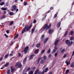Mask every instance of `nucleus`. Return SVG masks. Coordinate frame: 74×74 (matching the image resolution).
Wrapping results in <instances>:
<instances>
[{
  "instance_id": "f257e3e1",
  "label": "nucleus",
  "mask_w": 74,
  "mask_h": 74,
  "mask_svg": "<svg viewBox=\"0 0 74 74\" xmlns=\"http://www.w3.org/2000/svg\"><path fill=\"white\" fill-rule=\"evenodd\" d=\"M32 25H30L29 26L27 25H26L23 28L21 32V34H23L25 32H26L29 31L30 29L32 28Z\"/></svg>"
},
{
  "instance_id": "f03ea898",
  "label": "nucleus",
  "mask_w": 74,
  "mask_h": 74,
  "mask_svg": "<svg viewBox=\"0 0 74 74\" xmlns=\"http://www.w3.org/2000/svg\"><path fill=\"white\" fill-rule=\"evenodd\" d=\"M51 27V24H50L49 25V26L48 25V24H46L45 25V26L43 27V28L42 29V31H44L46 29V30H48L50 27Z\"/></svg>"
},
{
  "instance_id": "7ed1b4c3",
  "label": "nucleus",
  "mask_w": 74,
  "mask_h": 74,
  "mask_svg": "<svg viewBox=\"0 0 74 74\" xmlns=\"http://www.w3.org/2000/svg\"><path fill=\"white\" fill-rule=\"evenodd\" d=\"M65 42L67 45L68 47H70L71 45H72V44L73 43V41H71V42L70 40L67 39L65 41Z\"/></svg>"
},
{
  "instance_id": "20e7f679",
  "label": "nucleus",
  "mask_w": 74,
  "mask_h": 74,
  "mask_svg": "<svg viewBox=\"0 0 74 74\" xmlns=\"http://www.w3.org/2000/svg\"><path fill=\"white\" fill-rule=\"evenodd\" d=\"M15 66H18L19 68L22 67V64H21V62H17L15 65Z\"/></svg>"
},
{
  "instance_id": "39448f33",
  "label": "nucleus",
  "mask_w": 74,
  "mask_h": 74,
  "mask_svg": "<svg viewBox=\"0 0 74 74\" xmlns=\"http://www.w3.org/2000/svg\"><path fill=\"white\" fill-rule=\"evenodd\" d=\"M58 49V47H56V46H55L54 47V49L53 50V51H52V52L51 53L52 54H53L55 52H56V51H57V50Z\"/></svg>"
},
{
  "instance_id": "423d86ee",
  "label": "nucleus",
  "mask_w": 74,
  "mask_h": 74,
  "mask_svg": "<svg viewBox=\"0 0 74 74\" xmlns=\"http://www.w3.org/2000/svg\"><path fill=\"white\" fill-rule=\"evenodd\" d=\"M29 49V47L28 46H26V47L24 49L25 53H26L28 51L27 49Z\"/></svg>"
},
{
  "instance_id": "0eeeda50",
  "label": "nucleus",
  "mask_w": 74,
  "mask_h": 74,
  "mask_svg": "<svg viewBox=\"0 0 74 74\" xmlns=\"http://www.w3.org/2000/svg\"><path fill=\"white\" fill-rule=\"evenodd\" d=\"M44 37H45V35L44 34L42 35L40 38V41H44L45 39Z\"/></svg>"
},
{
  "instance_id": "6e6552de",
  "label": "nucleus",
  "mask_w": 74,
  "mask_h": 74,
  "mask_svg": "<svg viewBox=\"0 0 74 74\" xmlns=\"http://www.w3.org/2000/svg\"><path fill=\"white\" fill-rule=\"evenodd\" d=\"M16 9V5H13L12 6V11H15Z\"/></svg>"
},
{
  "instance_id": "1a4fd4ad",
  "label": "nucleus",
  "mask_w": 74,
  "mask_h": 74,
  "mask_svg": "<svg viewBox=\"0 0 74 74\" xmlns=\"http://www.w3.org/2000/svg\"><path fill=\"white\" fill-rule=\"evenodd\" d=\"M53 32V30L52 29H50L49 30H48V33L49 34H52V33Z\"/></svg>"
},
{
  "instance_id": "9d476101",
  "label": "nucleus",
  "mask_w": 74,
  "mask_h": 74,
  "mask_svg": "<svg viewBox=\"0 0 74 74\" xmlns=\"http://www.w3.org/2000/svg\"><path fill=\"white\" fill-rule=\"evenodd\" d=\"M10 69L11 70V71L12 73H13L14 72V71H15V69L14 68V66H11L10 67Z\"/></svg>"
},
{
  "instance_id": "9b49d317",
  "label": "nucleus",
  "mask_w": 74,
  "mask_h": 74,
  "mask_svg": "<svg viewBox=\"0 0 74 74\" xmlns=\"http://www.w3.org/2000/svg\"><path fill=\"white\" fill-rule=\"evenodd\" d=\"M35 56V55L34 54H33L31 55V56L29 57V60H31L33 58V57H34Z\"/></svg>"
},
{
  "instance_id": "f8f14e48",
  "label": "nucleus",
  "mask_w": 74,
  "mask_h": 74,
  "mask_svg": "<svg viewBox=\"0 0 74 74\" xmlns=\"http://www.w3.org/2000/svg\"><path fill=\"white\" fill-rule=\"evenodd\" d=\"M41 57H40L36 61V64H38V63H39V62H40V60H41Z\"/></svg>"
},
{
  "instance_id": "ddd939ff",
  "label": "nucleus",
  "mask_w": 74,
  "mask_h": 74,
  "mask_svg": "<svg viewBox=\"0 0 74 74\" xmlns=\"http://www.w3.org/2000/svg\"><path fill=\"white\" fill-rule=\"evenodd\" d=\"M48 39H49V38L48 37H47V38H46V39H45L43 42L44 44H46L47 42L48 41Z\"/></svg>"
},
{
  "instance_id": "4468645a",
  "label": "nucleus",
  "mask_w": 74,
  "mask_h": 74,
  "mask_svg": "<svg viewBox=\"0 0 74 74\" xmlns=\"http://www.w3.org/2000/svg\"><path fill=\"white\" fill-rule=\"evenodd\" d=\"M61 24V22H60L58 23L57 24V28H59L60 26V24Z\"/></svg>"
},
{
  "instance_id": "2eb2a0df",
  "label": "nucleus",
  "mask_w": 74,
  "mask_h": 74,
  "mask_svg": "<svg viewBox=\"0 0 74 74\" xmlns=\"http://www.w3.org/2000/svg\"><path fill=\"white\" fill-rule=\"evenodd\" d=\"M39 52V49H37L34 51L35 54H37Z\"/></svg>"
},
{
  "instance_id": "dca6fc26",
  "label": "nucleus",
  "mask_w": 74,
  "mask_h": 74,
  "mask_svg": "<svg viewBox=\"0 0 74 74\" xmlns=\"http://www.w3.org/2000/svg\"><path fill=\"white\" fill-rule=\"evenodd\" d=\"M41 45V44L40 43H38L37 44V45L36 46V48H39L40 47V45Z\"/></svg>"
},
{
  "instance_id": "f3484780",
  "label": "nucleus",
  "mask_w": 74,
  "mask_h": 74,
  "mask_svg": "<svg viewBox=\"0 0 74 74\" xmlns=\"http://www.w3.org/2000/svg\"><path fill=\"white\" fill-rule=\"evenodd\" d=\"M44 70L45 71V73H47V71H48V70H49L48 69V68H46Z\"/></svg>"
},
{
  "instance_id": "a211bd4d",
  "label": "nucleus",
  "mask_w": 74,
  "mask_h": 74,
  "mask_svg": "<svg viewBox=\"0 0 74 74\" xmlns=\"http://www.w3.org/2000/svg\"><path fill=\"white\" fill-rule=\"evenodd\" d=\"M59 40H57L54 43V45H56L59 42Z\"/></svg>"
},
{
  "instance_id": "6ab92c4d",
  "label": "nucleus",
  "mask_w": 74,
  "mask_h": 74,
  "mask_svg": "<svg viewBox=\"0 0 74 74\" xmlns=\"http://www.w3.org/2000/svg\"><path fill=\"white\" fill-rule=\"evenodd\" d=\"M43 60L45 61L47 59V57L46 56H44L43 57Z\"/></svg>"
},
{
  "instance_id": "aec40b11",
  "label": "nucleus",
  "mask_w": 74,
  "mask_h": 74,
  "mask_svg": "<svg viewBox=\"0 0 74 74\" xmlns=\"http://www.w3.org/2000/svg\"><path fill=\"white\" fill-rule=\"evenodd\" d=\"M71 67H74V62H73L72 64H71V65L70 66Z\"/></svg>"
},
{
  "instance_id": "412c9836",
  "label": "nucleus",
  "mask_w": 74,
  "mask_h": 74,
  "mask_svg": "<svg viewBox=\"0 0 74 74\" xmlns=\"http://www.w3.org/2000/svg\"><path fill=\"white\" fill-rule=\"evenodd\" d=\"M34 30H35V28H34L32 29L31 30V33H32V34H33V33H34Z\"/></svg>"
},
{
  "instance_id": "4be33fe9",
  "label": "nucleus",
  "mask_w": 74,
  "mask_h": 74,
  "mask_svg": "<svg viewBox=\"0 0 74 74\" xmlns=\"http://www.w3.org/2000/svg\"><path fill=\"white\" fill-rule=\"evenodd\" d=\"M26 60H27V58L26 57L25 58L24 60L23 61V64H25L26 61Z\"/></svg>"
},
{
  "instance_id": "5701e85b",
  "label": "nucleus",
  "mask_w": 74,
  "mask_h": 74,
  "mask_svg": "<svg viewBox=\"0 0 74 74\" xmlns=\"http://www.w3.org/2000/svg\"><path fill=\"white\" fill-rule=\"evenodd\" d=\"M14 15V13L12 12H9V15L10 16H12Z\"/></svg>"
},
{
  "instance_id": "b1692460",
  "label": "nucleus",
  "mask_w": 74,
  "mask_h": 74,
  "mask_svg": "<svg viewBox=\"0 0 74 74\" xmlns=\"http://www.w3.org/2000/svg\"><path fill=\"white\" fill-rule=\"evenodd\" d=\"M9 62H8L6 63V64L5 65L4 67H8V65H9Z\"/></svg>"
},
{
  "instance_id": "393cba45",
  "label": "nucleus",
  "mask_w": 74,
  "mask_h": 74,
  "mask_svg": "<svg viewBox=\"0 0 74 74\" xmlns=\"http://www.w3.org/2000/svg\"><path fill=\"white\" fill-rule=\"evenodd\" d=\"M64 52H65V49H64L61 51V53H63Z\"/></svg>"
},
{
  "instance_id": "a878e982",
  "label": "nucleus",
  "mask_w": 74,
  "mask_h": 74,
  "mask_svg": "<svg viewBox=\"0 0 74 74\" xmlns=\"http://www.w3.org/2000/svg\"><path fill=\"white\" fill-rule=\"evenodd\" d=\"M65 63L66 64V66H68V65H69V64H70V61H69V62L66 61Z\"/></svg>"
},
{
  "instance_id": "bb28decb",
  "label": "nucleus",
  "mask_w": 74,
  "mask_h": 74,
  "mask_svg": "<svg viewBox=\"0 0 74 74\" xmlns=\"http://www.w3.org/2000/svg\"><path fill=\"white\" fill-rule=\"evenodd\" d=\"M5 16H6L5 15H4L2 16L1 17V19H4L5 18Z\"/></svg>"
},
{
  "instance_id": "cd10ccee",
  "label": "nucleus",
  "mask_w": 74,
  "mask_h": 74,
  "mask_svg": "<svg viewBox=\"0 0 74 74\" xmlns=\"http://www.w3.org/2000/svg\"><path fill=\"white\" fill-rule=\"evenodd\" d=\"M1 10H3V11H5L6 10H7V8H1Z\"/></svg>"
},
{
  "instance_id": "c85d7f7f",
  "label": "nucleus",
  "mask_w": 74,
  "mask_h": 74,
  "mask_svg": "<svg viewBox=\"0 0 74 74\" xmlns=\"http://www.w3.org/2000/svg\"><path fill=\"white\" fill-rule=\"evenodd\" d=\"M18 36H19V34H17L14 37V39H15V38H17L18 37Z\"/></svg>"
},
{
  "instance_id": "c756f323",
  "label": "nucleus",
  "mask_w": 74,
  "mask_h": 74,
  "mask_svg": "<svg viewBox=\"0 0 74 74\" xmlns=\"http://www.w3.org/2000/svg\"><path fill=\"white\" fill-rule=\"evenodd\" d=\"M13 24H14V21H12L9 24V25L10 26H11V25H13Z\"/></svg>"
},
{
  "instance_id": "7c9ffc66",
  "label": "nucleus",
  "mask_w": 74,
  "mask_h": 74,
  "mask_svg": "<svg viewBox=\"0 0 74 74\" xmlns=\"http://www.w3.org/2000/svg\"><path fill=\"white\" fill-rule=\"evenodd\" d=\"M5 3V2H3L0 3V5H3Z\"/></svg>"
},
{
  "instance_id": "2f4dec72",
  "label": "nucleus",
  "mask_w": 74,
  "mask_h": 74,
  "mask_svg": "<svg viewBox=\"0 0 74 74\" xmlns=\"http://www.w3.org/2000/svg\"><path fill=\"white\" fill-rule=\"evenodd\" d=\"M68 32V31H67L65 33V34H64V37H66V36H67V33Z\"/></svg>"
},
{
  "instance_id": "473e14b6",
  "label": "nucleus",
  "mask_w": 74,
  "mask_h": 74,
  "mask_svg": "<svg viewBox=\"0 0 74 74\" xmlns=\"http://www.w3.org/2000/svg\"><path fill=\"white\" fill-rule=\"evenodd\" d=\"M23 4L24 5H27V3L26 2V1H24L23 2Z\"/></svg>"
},
{
  "instance_id": "72a5a7b5",
  "label": "nucleus",
  "mask_w": 74,
  "mask_h": 74,
  "mask_svg": "<svg viewBox=\"0 0 74 74\" xmlns=\"http://www.w3.org/2000/svg\"><path fill=\"white\" fill-rule=\"evenodd\" d=\"M30 70V67H29L27 68V70L26 71V72H27V71H29Z\"/></svg>"
},
{
  "instance_id": "f704fd0d",
  "label": "nucleus",
  "mask_w": 74,
  "mask_h": 74,
  "mask_svg": "<svg viewBox=\"0 0 74 74\" xmlns=\"http://www.w3.org/2000/svg\"><path fill=\"white\" fill-rule=\"evenodd\" d=\"M69 72V69H67L66 72H65V74H68V73Z\"/></svg>"
},
{
  "instance_id": "c9c22d12",
  "label": "nucleus",
  "mask_w": 74,
  "mask_h": 74,
  "mask_svg": "<svg viewBox=\"0 0 74 74\" xmlns=\"http://www.w3.org/2000/svg\"><path fill=\"white\" fill-rule=\"evenodd\" d=\"M51 52V49L49 48V49L47 51V53H49Z\"/></svg>"
},
{
  "instance_id": "e433bc0d",
  "label": "nucleus",
  "mask_w": 74,
  "mask_h": 74,
  "mask_svg": "<svg viewBox=\"0 0 74 74\" xmlns=\"http://www.w3.org/2000/svg\"><path fill=\"white\" fill-rule=\"evenodd\" d=\"M38 71L39 70L38 69H37L35 72V73H36V74H37L38 72Z\"/></svg>"
},
{
  "instance_id": "4c0bfd02",
  "label": "nucleus",
  "mask_w": 74,
  "mask_h": 74,
  "mask_svg": "<svg viewBox=\"0 0 74 74\" xmlns=\"http://www.w3.org/2000/svg\"><path fill=\"white\" fill-rule=\"evenodd\" d=\"M33 74V72L32 71H31L29 73V74Z\"/></svg>"
},
{
  "instance_id": "58836bf2",
  "label": "nucleus",
  "mask_w": 74,
  "mask_h": 74,
  "mask_svg": "<svg viewBox=\"0 0 74 74\" xmlns=\"http://www.w3.org/2000/svg\"><path fill=\"white\" fill-rule=\"evenodd\" d=\"M7 74H10V69H9L7 71Z\"/></svg>"
},
{
  "instance_id": "ea45409f",
  "label": "nucleus",
  "mask_w": 74,
  "mask_h": 74,
  "mask_svg": "<svg viewBox=\"0 0 74 74\" xmlns=\"http://www.w3.org/2000/svg\"><path fill=\"white\" fill-rule=\"evenodd\" d=\"M70 33L71 35H73V34H74V31H71V32Z\"/></svg>"
},
{
  "instance_id": "a19ab883",
  "label": "nucleus",
  "mask_w": 74,
  "mask_h": 74,
  "mask_svg": "<svg viewBox=\"0 0 74 74\" xmlns=\"http://www.w3.org/2000/svg\"><path fill=\"white\" fill-rule=\"evenodd\" d=\"M8 54H7L5 56L4 58H7L8 56Z\"/></svg>"
},
{
  "instance_id": "79ce46f5",
  "label": "nucleus",
  "mask_w": 74,
  "mask_h": 74,
  "mask_svg": "<svg viewBox=\"0 0 74 74\" xmlns=\"http://www.w3.org/2000/svg\"><path fill=\"white\" fill-rule=\"evenodd\" d=\"M74 40V37H72L70 38V40L72 41Z\"/></svg>"
},
{
  "instance_id": "37998d69",
  "label": "nucleus",
  "mask_w": 74,
  "mask_h": 74,
  "mask_svg": "<svg viewBox=\"0 0 74 74\" xmlns=\"http://www.w3.org/2000/svg\"><path fill=\"white\" fill-rule=\"evenodd\" d=\"M44 60H42V61H41L40 63L41 64H43V63H44Z\"/></svg>"
},
{
  "instance_id": "c03bdc74",
  "label": "nucleus",
  "mask_w": 74,
  "mask_h": 74,
  "mask_svg": "<svg viewBox=\"0 0 74 74\" xmlns=\"http://www.w3.org/2000/svg\"><path fill=\"white\" fill-rule=\"evenodd\" d=\"M51 10H49L48 11H47L46 13V14H48V13H49V12H51Z\"/></svg>"
},
{
  "instance_id": "a18cd8bd",
  "label": "nucleus",
  "mask_w": 74,
  "mask_h": 74,
  "mask_svg": "<svg viewBox=\"0 0 74 74\" xmlns=\"http://www.w3.org/2000/svg\"><path fill=\"white\" fill-rule=\"evenodd\" d=\"M6 5L7 6H8V5H9V3H8V2L6 3Z\"/></svg>"
},
{
  "instance_id": "49530a36",
  "label": "nucleus",
  "mask_w": 74,
  "mask_h": 74,
  "mask_svg": "<svg viewBox=\"0 0 74 74\" xmlns=\"http://www.w3.org/2000/svg\"><path fill=\"white\" fill-rule=\"evenodd\" d=\"M45 50H42L41 51L42 53H44L45 52Z\"/></svg>"
},
{
  "instance_id": "de8ad7c7",
  "label": "nucleus",
  "mask_w": 74,
  "mask_h": 74,
  "mask_svg": "<svg viewBox=\"0 0 74 74\" xmlns=\"http://www.w3.org/2000/svg\"><path fill=\"white\" fill-rule=\"evenodd\" d=\"M57 55H58V53H56L55 54V57H56L57 56Z\"/></svg>"
},
{
  "instance_id": "09e8293b",
  "label": "nucleus",
  "mask_w": 74,
  "mask_h": 74,
  "mask_svg": "<svg viewBox=\"0 0 74 74\" xmlns=\"http://www.w3.org/2000/svg\"><path fill=\"white\" fill-rule=\"evenodd\" d=\"M33 23H36V20H34L33 22Z\"/></svg>"
},
{
  "instance_id": "8fccbe9b",
  "label": "nucleus",
  "mask_w": 74,
  "mask_h": 74,
  "mask_svg": "<svg viewBox=\"0 0 74 74\" xmlns=\"http://www.w3.org/2000/svg\"><path fill=\"white\" fill-rule=\"evenodd\" d=\"M56 17H57V14H56L54 16V18H56Z\"/></svg>"
},
{
  "instance_id": "3c124183",
  "label": "nucleus",
  "mask_w": 74,
  "mask_h": 74,
  "mask_svg": "<svg viewBox=\"0 0 74 74\" xmlns=\"http://www.w3.org/2000/svg\"><path fill=\"white\" fill-rule=\"evenodd\" d=\"M35 69H36V67H35V66H34V67L32 68V70H35Z\"/></svg>"
},
{
  "instance_id": "603ef678",
  "label": "nucleus",
  "mask_w": 74,
  "mask_h": 74,
  "mask_svg": "<svg viewBox=\"0 0 74 74\" xmlns=\"http://www.w3.org/2000/svg\"><path fill=\"white\" fill-rule=\"evenodd\" d=\"M51 56L52 55H51V54H49L48 56L49 58H51Z\"/></svg>"
},
{
  "instance_id": "864d4df0",
  "label": "nucleus",
  "mask_w": 74,
  "mask_h": 74,
  "mask_svg": "<svg viewBox=\"0 0 74 74\" xmlns=\"http://www.w3.org/2000/svg\"><path fill=\"white\" fill-rule=\"evenodd\" d=\"M18 55L19 57H21V54L19 53H18Z\"/></svg>"
},
{
  "instance_id": "5fc2aeb1",
  "label": "nucleus",
  "mask_w": 74,
  "mask_h": 74,
  "mask_svg": "<svg viewBox=\"0 0 74 74\" xmlns=\"http://www.w3.org/2000/svg\"><path fill=\"white\" fill-rule=\"evenodd\" d=\"M53 9V7H52L50 8V10H52Z\"/></svg>"
},
{
  "instance_id": "6e6d98bb",
  "label": "nucleus",
  "mask_w": 74,
  "mask_h": 74,
  "mask_svg": "<svg viewBox=\"0 0 74 74\" xmlns=\"http://www.w3.org/2000/svg\"><path fill=\"white\" fill-rule=\"evenodd\" d=\"M74 55V51H73V53H72V56H71V57L72 58V57H73V56Z\"/></svg>"
},
{
  "instance_id": "4d7b16f0",
  "label": "nucleus",
  "mask_w": 74,
  "mask_h": 74,
  "mask_svg": "<svg viewBox=\"0 0 74 74\" xmlns=\"http://www.w3.org/2000/svg\"><path fill=\"white\" fill-rule=\"evenodd\" d=\"M6 32L7 34H8V33H9V30H7L6 31Z\"/></svg>"
},
{
  "instance_id": "13d9d810",
  "label": "nucleus",
  "mask_w": 74,
  "mask_h": 74,
  "mask_svg": "<svg viewBox=\"0 0 74 74\" xmlns=\"http://www.w3.org/2000/svg\"><path fill=\"white\" fill-rule=\"evenodd\" d=\"M66 57V54H65L64 55V56H63V58H65Z\"/></svg>"
},
{
  "instance_id": "bf43d9fd",
  "label": "nucleus",
  "mask_w": 74,
  "mask_h": 74,
  "mask_svg": "<svg viewBox=\"0 0 74 74\" xmlns=\"http://www.w3.org/2000/svg\"><path fill=\"white\" fill-rule=\"evenodd\" d=\"M5 36L6 37H8V36L6 34H5Z\"/></svg>"
},
{
  "instance_id": "052dcab7",
  "label": "nucleus",
  "mask_w": 74,
  "mask_h": 74,
  "mask_svg": "<svg viewBox=\"0 0 74 74\" xmlns=\"http://www.w3.org/2000/svg\"><path fill=\"white\" fill-rule=\"evenodd\" d=\"M6 14V11H4V13H3V15H5V14Z\"/></svg>"
},
{
  "instance_id": "680f3d73",
  "label": "nucleus",
  "mask_w": 74,
  "mask_h": 74,
  "mask_svg": "<svg viewBox=\"0 0 74 74\" xmlns=\"http://www.w3.org/2000/svg\"><path fill=\"white\" fill-rule=\"evenodd\" d=\"M44 73H45V71H44V70L42 72V73L43 74H44Z\"/></svg>"
},
{
  "instance_id": "e2e57ef3",
  "label": "nucleus",
  "mask_w": 74,
  "mask_h": 74,
  "mask_svg": "<svg viewBox=\"0 0 74 74\" xmlns=\"http://www.w3.org/2000/svg\"><path fill=\"white\" fill-rule=\"evenodd\" d=\"M41 74V71H39L37 73V74Z\"/></svg>"
},
{
  "instance_id": "0e129e2a",
  "label": "nucleus",
  "mask_w": 74,
  "mask_h": 74,
  "mask_svg": "<svg viewBox=\"0 0 74 74\" xmlns=\"http://www.w3.org/2000/svg\"><path fill=\"white\" fill-rule=\"evenodd\" d=\"M49 74H52V71H50L49 73Z\"/></svg>"
},
{
  "instance_id": "69168bd1",
  "label": "nucleus",
  "mask_w": 74,
  "mask_h": 74,
  "mask_svg": "<svg viewBox=\"0 0 74 74\" xmlns=\"http://www.w3.org/2000/svg\"><path fill=\"white\" fill-rule=\"evenodd\" d=\"M3 60V58H0V61H1Z\"/></svg>"
},
{
  "instance_id": "338daca9",
  "label": "nucleus",
  "mask_w": 74,
  "mask_h": 74,
  "mask_svg": "<svg viewBox=\"0 0 74 74\" xmlns=\"http://www.w3.org/2000/svg\"><path fill=\"white\" fill-rule=\"evenodd\" d=\"M14 51H12L11 52V54H12L14 53Z\"/></svg>"
},
{
  "instance_id": "774afa93",
  "label": "nucleus",
  "mask_w": 74,
  "mask_h": 74,
  "mask_svg": "<svg viewBox=\"0 0 74 74\" xmlns=\"http://www.w3.org/2000/svg\"><path fill=\"white\" fill-rule=\"evenodd\" d=\"M19 48V45H18V46H17L16 47V49H18V48Z\"/></svg>"
}]
</instances>
